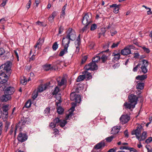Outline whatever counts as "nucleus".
Returning <instances> with one entry per match:
<instances>
[{
  "label": "nucleus",
  "mask_w": 152,
  "mask_h": 152,
  "mask_svg": "<svg viewBox=\"0 0 152 152\" xmlns=\"http://www.w3.org/2000/svg\"><path fill=\"white\" fill-rule=\"evenodd\" d=\"M121 127L120 126H115L113 127L111 130V134H115L118 133Z\"/></svg>",
  "instance_id": "19"
},
{
  "label": "nucleus",
  "mask_w": 152,
  "mask_h": 152,
  "mask_svg": "<svg viewBox=\"0 0 152 152\" xmlns=\"http://www.w3.org/2000/svg\"><path fill=\"white\" fill-rule=\"evenodd\" d=\"M121 6V4L117 5L115 4H113L110 6V8H114L113 10V12L115 13H117L119 12V7Z\"/></svg>",
  "instance_id": "16"
},
{
  "label": "nucleus",
  "mask_w": 152,
  "mask_h": 152,
  "mask_svg": "<svg viewBox=\"0 0 152 152\" xmlns=\"http://www.w3.org/2000/svg\"><path fill=\"white\" fill-rule=\"evenodd\" d=\"M101 58L103 62L104 63L107 59V57L105 55H103L101 57Z\"/></svg>",
  "instance_id": "45"
},
{
  "label": "nucleus",
  "mask_w": 152,
  "mask_h": 152,
  "mask_svg": "<svg viewBox=\"0 0 152 152\" xmlns=\"http://www.w3.org/2000/svg\"><path fill=\"white\" fill-rule=\"evenodd\" d=\"M65 11H61V14L60 16L61 18H64V16L65 15Z\"/></svg>",
  "instance_id": "63"
},
{
  "label": "nucleus",
  "mask_w": 152,
  "mask_h": 152,
  "mask_svg": "<svg viewBox=\"0 0 152 152\" xmlns=\"http://www.w3.org/2000/svg\"><path fill=\"white\" fill-rule=\"evenodd\" d=\"M128 98L130 103H128L127 102H125L124 104L125 108L129 109H131V108H134L137 103L138 97L134 94H131L129 96Z\"/></svg>",
  "instance_id": "3"
},
{
  "label": "nucleus",
  "mask_w": 152,
  "mask_h": 152,
  "mask_svg": "<svg viewBox=\"0 0 152 152\" xmlns=\"http://www.w3.org/2000/svg\"><path fill=\"white\" fill-rule=\"evenodd\" d=\"M87 58L88 57L86 56H84L82 59L81 63L82 64H83L85 63Z\"/></svg>",
  "instance_id": "52"
},
{
  "label": "nucleus",
  "mask_w": 152,
  "mask_h": 152,
  "mask_svg": "<svg viewBox=\"0 0 152 152\" xmlns=\"http://www.w3.org/2000/svg\"><path fill=\"white\" fill-rule=\"evenodd\" d=\"M27 119L25 118H23L21 119V120L19 121L17 124V126L20 127V129H22L24 125L27 121Z\"/></svg>",
  "instance_id": "15"
},
{
  "label": "nucleus",
  "mask_w": 152,
  "mask_h": 152,
  "mask_svg": "<svg viewBox=\"0 0 152 152\" xmlns=\"http://www.w3.org/2000/svg\"><path fill=\"white\" fill-rule=\"evenodd\" d=\"M44 39H41L40 38H39L37 41L34 47V48L35 49L34 50V53L36 52V49L38 50L41 48V46L44 42Z\"/></svg>",
  "instance_id": "12"
},
{
  "label": "nucleus",
  "mask_w": 152,
  "mask_h": 152,
  "mask_svg": "<svg viewBox=\"0 0 152 152\" xmlns=\"http://www.w3.org/2000/svg\"><path fill=\"white\" fill-rule=\"evenodd\" d=\"M66 123L67 121L66 120L61 121H61L60 122V125L61 127H63L65 126Z\"/></svg>",
  "instance_id": "37"
},
{
  "label": "nucleus",
  "mask_w": 152,
  "mask_h": 152,
  "mask_svg": "<svg viewBox=\"0 0 152 152\" xmlns=\"http://www.w3.org/2000/svg\"><path fill=\"white\" fill-rule=\"evenodd\" d=\"M142 129V126L141 125H140L137 127L135 130L136 133V138L139 140V136H140L141 129Z\"/></svg>",
  "instance_id": "18"
},
{
  "label": "nucleus",
  "mask_w": 152,
  "mask_h": 152,
  "mask_svg": "<svg viewBox=\"0 0 152 152\" xmlns=\"http://www.w3.org/2000/svg\"><path fill=\"white\" fill-rule=\"evenodd\" d=\"M105 146L104 140H102L95 145L94 148L96 150L103 149Z\"/></svg>",
  "instance_id": "13"
},
{
  "label": "nucleus",
  "mask_w": 152,
  "mask_h": 152,
  "mask_svg": "<svg viewBox=\"0 0 152 152\" xmlns=\"http://www.w3.org/2000/svg\"><path fill=\"white\" fill-rule=\"evenodd\" d=\"M31 101L30 100H28L26 103L24 107H25L27 108H29L31 106Z\"/></svg>",
  "instance_id": "35"
},
{
  "label": "nucleus",
  "mask_w": 152,
  "mask_h": 152,
  "mask_svg": "<svg viewBox=\"0 0 152 152\" xmlns=\"http://www.w3.org/2000/svg\"><path fill=\"white\" fill-rule=\"evenodd\" d=\"M75 109L74 107H72L71 109H70L71 110H72V111L69 113V114L67 115L66 117V120H67L69 118V116H72V114L73 112L74 111Z\"/></svg>",
  "instance_id": "33"
},
{
  "label": "nucleus",
  "mask_w": 152,
  "mask_h": 152,
  "mask_svg": "<svg viewBox=\"0 0 152 152\" xmlns=\"http://www.w3.org/2000/svg\"><path fill=\"white\" fill-rule=\"evenodd\" d=\"M75 47L76 48V49L75 50V53H78L79 51L80 50V48L79 46L80 45H78V44H75Z\"/></svg>",
  "instance_id": "46"
},
{
  "label": "nucleus",
  "mask_w": 152,
  "mask_h": 152,
  "mask_svg": "<svg viewBox=\"0 0 152 152\" xmlns=\"http://www.w3.org/2000/svg\"><path fill=\"white\" fill-rule=\"evenodd\" d=\"M31 0H29L28 2L26 5V7L28 9L30 7L31 3Z\"/></svg>",
  "instance_id": "56"
},
{
  "label": "nucleus",
  "mask_w": 152,
  "mask_h": 152,
  "mask_svg": "<svg viewBox=\"0 0 152 152\" xmlns=\"http://www.w3.org/2000/svg\"><path fill=\"white\" fill-rule=\"evenodd\" d=\"M100 59V56H96L93 58L92 61L96 64V63L98 62Z\"/></svg>",
  "instance_id": "31"
},
{
  "label": "nucleus",
  "mask_w": 152,
  "mask_h": 152,
  "mask_svg": "<svg viewBox=\"0 0 152 152\" xmlns=\"http://www.w3.org/2000/svg\"><path fill=\"white\" fill-rule=\"evenodd\" d=\"M15 91V89L14 87L9 86L7 87L4 90V94H9L10 95L13 94Z\"/></svg>",
  "instance_id": "14"
},
{
  "label": "nucleus",
  "mask_w": 152,
  "mask_h": 152,
  "mask_svg": "<svg viewBox=\"0 0 152 152\" xmlns=\"http://www.w3.org/2000/svg\"><path fill=\"white\" fill-rule=\"evenodd\" d=\"M142 48L143 49L145 53H148L150 52V50L149 48H146L145 47H142Z\"/></svg>",
  "instance_id": "43"
},
{
  "label": "nucleus",
  "mask_w": 152,
  "mask_h": 152,
  "mask_svg": "<svg viewBox=\"0 0 152 152\" xmlns=\"http://www.w3.org/2000/svg\"><path fill=\"white\" fill-rule=\"evenodd\" d=\"M59 91V88L58 87L56 86L52 94L53 95H56V97L58 100V102H57L56 103V104L57 106L58 104L61 103V94H57Z\"/></svg>",
  "instance_id": "9"
},
{
  "label": "nucleus",
  "mask_w": 152,
  "mask_h": 152,
  "mask_svg": "<svg viewBox=\"0 0 152 152\" xmlns=\"http://www.w3.org/2000/svg\"><path fill=\"white\" fill-rule=\"evenodd\" d=\"M138 68H139V69H140V62L137 65L133 68V71L134 72H137V69Z\"/></svg>",
  "instance_id": "44"
},
{
  "label": "nucleus",
  "mask_w": 152,
  "mask_h": 152,
  "mask_svg": "<svg viewBox=\"0 0 152 152\" xmlns=\"http://www.w3.org/2000/svg\"><path fill=\"white\" fill-rule=\"evenodd\" d=\"M148 64V61L143 59L140 62V69L139 70L141 73L145 74L148 72L147 67Z\"/></svg>",
  "instance_id": "4"
},
{
  "label": "nucleus",
  "mask_w": 152,
  "mask_h": 152,
  "mask_svg": "<svg viewBox=\"0 0 152 152\" xmlns=\"http://www.w3.org/2000/svg\"><path fill=\"white\" fill-rule=\"evenodd\" d=\"M148 77L147 75H138L136 77V79L139 80L140 81H143L146 79Z\"/></svg>",
  "instance_id": "23"
},
{
  "label": "nucleus",
  "mask_w": 152,
  "mask_h": 152,
  "mask_svg": "<svg viewBox=\"0 0 152 152\" xmlns=\"http://www.w3.org/2000/svg\"><path fill=\"white\" fill-rule=\"evenodd\" d=\"M28 135L25 133H20L17 137L18 141L21 142H24L28 139Z\"/></svg>",
  "instance_id": "10"
},
{
  "label": "nucleus",
  "mask_w": 152,
  "mask_h": 152,
  "mask_svg": "<svg viewBox=\"0 0 152 152\" xmlns=\"http://www.w3.org/2000/svg\"><path fill=\"white\" fill-rule=\"evenodd\" d=\"M110 33H111V35L112 36H113L117 33V32L115 30H110Z\"/></svg>",
  "instance_id": "51"
},
{
  "label": "nucleus",
  "mask_w": 152,
  "mask_h": 152,
  "mask_svg": "<svg viewBox=\"0 0 152 152\" xmlns=\"http://www.w3.org/2000/svg\"><path fill=\"white\" fill-rule=\"evenodd\" d=\"M147 137V132H144L142 133L141 137L139 136V140H138L139 141H141L142 140H145Z\"/></svg>",
  "instance_id": "26"
},
{
  "label": "nucleus",
  "mask_w": 152,
  "mask_h": 152,
  "mask_svg": "<svg viewBox=\"0 0 152 152\" xmlns=\"http://www.w3.org/2000/svg\"><path fill=\"white\" fill-rule=\"evenodd\" d=\"M92 15L91 14L87 13L85 14L82 20V23L83 25H88L92 22Z\"/></svg>",
  "instance_id": "5"
},
{
  "label": "nucleus",
  "mask_w": 152,
  "mask_h": 152,
  "mask_svg": "<svg viewBox=\"0 0 152 152\" xmlns=\"http://www.w3.org/2000/svg\"><path fill=\"white\" fill-rule=\"evenodd\" d=\"M11 108V106L9 104L4 105L2 107V110L3 118L6 120L8 116V110Z\"/></svg>",
  "instance_id": "6"
},
{
  "label": "nucleus",
  "mask_w": 152,
  "mask_h": 152,
  "mask_svg": "<svg viewBox=\"0 0 152 152\" xmlns=\"http://www.w3.org/2000/svg\"><path fill=\"white\" fill-rule=\"evenodd\" d=\"M64 30V29L63 27L62 26L60 27L59 28L58 34H61L62 32Z\"/></svg>",
  "instance_id": "57"
},
{
  "label": "nucleus",
  "mask_w": 152,
  "mask_h": 152,
  "mask_svg": "<svg viewBox=\"0 0 152 152\" xmlns=\"http://www.w3.org/2000/svg\"><path fill=\"white\" fill-rule=\"evenodd\" d=\"M47 85L45 84L44 85H42L39 86L38 88L37 91L39 93L42 92L47 88Z\"/></svg>",
  "instance_id": "22"
},
{
  "label": "nucleus",
  "mask_w": 152,
  "mask_h": 152,
  "mask_svg": "<svg viewBox=\"0 0 152 152\" xmlns=\"http://www.w3.org/2000/svg\"><path fill=\"white\" fill-rule=\"evenodd\" d=\"M97 26L96 24L95 23L92 24L91 26L90 30L91 31H94L97 28Z\"/></svg>",
  "instance_id": "36"
},
{
  "label": "nucleus",
  "mask_w": 152,
  "mask_h": 152,
  "mask_svg": "<svg viewBox=\"0 0 152 152\" xmlns=\"http://www.w3.org/2000/svg\"><path fill=\"white\" fill-rule=\"evenodd\" d=\"M57 112L58 114H62L64 112V109L61 106L58 107L57 109Z\"/></svg>",
  "instance_id": "32"
},
{
  "label": "nucleus",
  "mask_w": 152,
  "mask_h": 152,
  "mask_svg": "<svg viewBox=\"0 0 152 152\" xmlns=\"http://www.w3.org/2000/svg\"><path fill=\"white\" fill-rule=\"evenodd\" d=\"M152 141V137H149L146 139L145 141V142L146 143H149Z\"/></svg>",
  "instance_id": "50"
},
{
  "label": "nucleus",
  "mask_w": 152,
  "mask_h": 152,
  "mask_svg": "<svg viewBox=\"0 0 152 152\" xmlns=\"http://www.w3.org/2000/svg\"><path fill=\"white\" fill-rule=\"evenodd\" d=\"M80 34L77 37L76 41L75 42V44L80 45L81 41L80 38Z\"/></svg>",
  "instance_id": "40"
},
{
  "label": "nucleus",
  "mask_w": 152,
  "mask_h": 152,
  "mask_svg": "<svg viewBox=\"0 0 152 152\" xmlns=\"http://www.w3.org/2000/svg\"><path fill=\"white\" fill-rule=\"evenodd\" d=\"M119 44V42H117L116 43H113L112 45L111 46V48H115L117 47L118 45Z\"/></svg>",
  "instance_id": "48"
},
{
  "label": "nucleus",
  "mask_w": 152,
  "mask_h": 152,
  "mask_svg": "<svg viewBox=\"0 0 152 152\" xmlns=\"http://www.w3.org/2000/svg\"><path fill=\"white\" fill-rule=\"evenodd\" d=\"M68 48L64 47V49H62L61 51L59 54V56H62L65 54L67 53L68 52L67 51Z\"/></svg>",
  "instance_id": "27"
},
{
  "label": "nucleus",
  "mask_w": 152,
  "mask_h": 152,
  "mask_svg": "<svg viewBox=\"0 0 152 152\" xmlns=\"http://www.w3.org/2000/svg\"><path fill=\"white\" fill-rule=\"evenodd\" d=\"M88 70L84 71L82 72V74L85 76V78H87V80H89L92 78V76L91 73L88 72Z\"/></svg>",
  "instance_id": "21"
},
{
  "label": "nucleus",
  "mask_w": 152,
  "mask_h": 152,
  "mask_svg": "<svg viewBox=\"0 0 152 152\" xmlns=\"http://www.w3.org/2000/svg\"><path fill=\"white\" fill-rule=\"evenodd\" d=\"M66 36L63 37L62 42V45L64 47L68 48L70 40L74 41L76 37L75 32L72 28H69L67 31Z\"/></svg>",
  "instance_id": "2"
},
{
  "label": "nucleus",
  "mask_w": 152,
  "mask_h": 152,
  "mask_svg": "<svg viewBox=\"0 0 152 152\" xmlns=\"http://www.w3.org/2000/svg\"><path fill=\"white\" fill-rule=\"evenodd\" d=\"M133 45H132L126 47L124 49L121 50V54L124 56H127L131 53V49L132 48Z\"/></svg>",
  "instance_id": "8"
},
{
  "label": "nucleus",
  "mask_w": 152,
  "mask_h": 152,
  "mask_svg": "<svg viewBox=\"0 0 152 152\" xmlns=\"http://www.w3.org/2000/svg\"><path fill=\"white\" fill-rule=\"evenodd\" d=\"M128 150H129L130 152H137V151L135 149L129 147Z\"/></svg>",
  "instance_id": "55"
},
{
  "label": "nucleus",
  "mask_w": 152,
  "mask_h": 152,
  "mask_svg": "<svg viewBox=\"0 0 152 152\" xmlns=\"http://www.w3.org/2000/svg\"><path fill=\"white\" fill-rule=\"evenodd\" d=\"M43 68L46 71H48L49 70H53V68L51 65L50 64H46L44 65L43 66Z\"/></svg>",
  "instance_id": "24"
},
{
  "label": "nucleus",
  "mask_w": 152,
  "mask_h": 152,
  "mask_svg": "<svg viewBox=\"0 0 152 152\" xmlns=\"http://www.w3.org/2000/svg\"><path fill=\"white\" fill-rule=\"evenodd\" d=\"M57 82L58 85L59 86H61L64 85V84H66V80L63 77L61 79L60 81H57Z\"/></svg>",
  "instance_id": "25"
},
{
  "label": "nucleus",
  "mask_w": 152,
  "mask_h": 152,
  "mask_svg": "<svg viewBox=\"0 0 152 152\" xmlns=\"http://www.w3.org/2000/svg\"><path fill=\"white\" fill-rule=\"evenodd\" d=\"M57 12L54 11L50 15L54 18L57 15Z\"/></svg>",
  "instance_id": "59"
},
{
  "label": "nucleus",
  "mask_w": 152,
  "mask_h": 152,
  "mask_svg": "<svg viewBox=\"0 0 152 152\" xmlns=\"http://www.w3.org/2000/svg\"><path fill=\"white\" fill-rule=\"evenodd\" d=\"M54 18L51 16L50 15L49 16L48 20L50 22L52 23L53 21Z\"/></svg>",
  "instance_id": "61"
},
{
  "label": "nucleus",
  "mask_w": 152,
  "mask_h": 152,
  "mask_svg": "<svg viewBox=\"0 0 152 152\" xmlns=\"http://www.w3.org/2000/svg\"><path fill=\"white\" fill-rule=\"evenodd\" d=\"M11 95L7 94H5L3 95L1 98V99L3 102H6L8 100L10 99L11 98Z\"/></svg>",
  "instance_id": "20"
},
{
  "label": "nucleus",
  "mask_w": 152,
  "mask_h": 152,
  "mask_svg": "<svg viewBox=\"0 0 152 152\" xmlns=\"http://www.w3.org/2000/svg\"><path fill=\"white\" fill-rule=\"evenodd\" d=\"M77 94H76L75 92H72L71 93L70 95V98L71 100L74 101L75 100V97L76 96Z\"/></svg>",
  "instance_id": "30"
},
{
  "label": "nucleus",
  "mask_w": 152,
  "mask_h": 152,
  "mask_svg": "<svg viewBox=\"0 0 152 152\" xmlns=\"http://www.w3.org/2000/svg\"><path fill=\"white\" fill-rule=\"evenodd\" d=\"M144 86V83L140 82L137 83L136 86V88L138 89L142 90Z\"/></svg>",
  "instance_id": "28"
},
{
  "label": "nucleus",
  "mask_w": 152,
  "mask_h": 152,
  "mask_svg": "<svg viewBox=\"0 0 152 152\" xmlns=\"http://www.w3.org/2000/svg\"><path fill=\"white\" fill-rule=\"evenodd\" d=\"M112 56H114L112 59V61L114 62V61H118L120 58L121 55L120 53H116L113 52L112 54Z\"/></svg>",
  "instance_id": "17"
},
{
  "label": "nucleus",
  "mask_w": 152,
  "mask_h": 152,
  "mask_svg": "<svg viewBox=\"0 0 152 152\" xmlns=\"http://www.w3.org/2000/svg\"><path fill=\"white\" fill-rule=\"evenodd\" d=\"M12 65L11 61H8L0 66V84H4L7 82L11 73Z\"/></svg>",
  "instance_id": "1"
},
{
  "label": "nucleus",
  "mask_w": 152,
  "mask_h": 152,
  "mask_svg": "<svg viewBox=\"0 0 152 152\" xmlns=\"http://www.w3.org/2000/svg\"><path fill=\"white\" fill-rule=\"evenodd\" d=\"M101 32L100 33H101V34H102L103 36H105V33L106 31L105 28H101Z\"/></svg>",
  "instance_id": "47"
},
{
  "label": "nucleus",
  "mask_w": 152,
  "mask_h": 152,
  "mask_svg": "<svg viewBox=\"0 0 152 152\" xmlns=\"http://www.w3.org/2000/svg\"><path fill=\"white\" fill-rule=\"evenodd\" d=\"M85 78V76L84 74L79 76L77 79V82H80L83 80Z\"/></svg>",
  "instance_id": "29"
},
{
  "label": "nucleus",
  "mask_w": 152,
  "mask_h": 152,
  "mask_svg": "<svg viewBox=\"0 0 152 152\" xmlns=\"http://www.w3.org/2000/svg\"><path fill=\"white\" fill-rule=\"evenodd\" d=\"M85 26L83 27L81 29V31H82V32H83L85 31H86L87 29V26L88 25H84Z\"/></svg>",
  "instance_id": "53"
},
{
  "label": "nucleus",
  "mask_w": 152,
  "mask_h": 152,
  "mask_svg": "<svg viewBox=\"0 0 152 152\" xmlns=\"http://www.w3.org/2000/svg\"><path fill=\"white\" fill-rule=\"evenodd\" d=\"M5 52V51L3 48H0V56L2 55Z\"/></svg>",
  "instance_id": "58"
},
{
  "label": "nucleus",
  "mask_w": 152,
  "mask_h": 152,
  "mask_svg": "<svg viewBox=\"0 0 152 152\" xmlns=\"http://www.w3.org/2000/svg\"><path fill=\"white\" fill-rule=\"evenodd\" d=\"M56 124L53 122H51L50 124V126L52 128H54L56 127Z\"/></svg>",
  "instance_id": "60"
},
{
  "label": "nucleus",
  "mask_w": 152,
  "mask_h": 152,
  "mask_svg": "<svg viewBox=\"0 0 152 152\" xmlns=\"http://www.w3.org/2000/svg\"><path fill=\"white\" fill-rule=\"evenodd\" d=\"M61 121V120L59 119L58 118H56L54 119L53 120V121L56 124H57L59 123H60Z\"/></svg>",
  "instance_id": "49"
},
{
  "label": "nucleus",
  "mask_w": 152,
  "mask_h": 152,
  "mask_svg": "<svg viewBox=\"0 0 152 152\" xmlns=\"http://www.w3.org/2000/svg\"><path fill=\"white\" fill-rule=\"evenodd\" d=\"M149 147H150V146L149 145H147L145 146V148L147 150L148 152H152V148L150 149Z\"/></svg>",
  "instance_id": "54"
},
{
  "label": "nucleus",
  "mask_w": 152,
  "mask_h": 152,
  "mask_svg": "<svg viewBox=\"0 0 152 152\" xmlns=\"http://www.w3.org/2000/svg\"><path fill=\"white\" fill-rule=\"evenodd\" d=\"M130 120V116L126 114L123 115L120 118V120L123 124L127 123Z\"/></svg>",
  "instance_id": "11"
},
{
  "label": "nucleus",
  "mask_w": 152,
  "mask_h": 152,
  "mask_svg": "<svg viewBox=\"0 0 152 152\" xmlns=\"http://www.w3.org/2000/svg\"><path fill=\"white\" fill-rule=\"evenodd\" d=\"M98 68V66L96 64L92 61L88 65H86L84 67V69L86 70L94 71L97 70Z\"/></svg>",
  "instance_id": "7"
},
{
  "label": "nucleus",
  "mask_w": 152,
  "mask_h": 152,
  "mask_svg": "<svg viewBox=\"0 0 152 152\" xmlns=\"http://www.w3.org/2000/svg\"><path fill=\"white\" fill-rule=\"evenodd\" d=\"M58 47L57 42H55L52 46V48L54 50H56Z\"/></svg>",
  "instance_id": "39"
},
{
  "label": "nucleus",
  "mask_w": 152,
  "mask_h": 152,
  "mask_svg": "<svg viewBox=\"0 0 152 152\" xmlns=\"http://www.w3.org/2000/svg\"><path fill=\"white\" fill-rule=\"evenodd\" d=\"M27 80H26V79H22L20 82L21 84H22L23 85H25L26 84Z\"/></svg>",
  "instance_id": "64"
},
{
  "label": "nucleus",
  "mask_w": 152,
  "mask_h": 152,
  "mask_svg": "<svg viewBox=\"0 0 152 152\" xmlns=\"http://www.w3.org/2000/svg\"><path fill=\"white\" fill-rule=\"evenodd\" d=\"M114 138V137L113 136H111L107 137L106 138L105 140L107 142H110Z\"/></svg>",
  "instance_id": "41"
},
{
  "label": "nucleus",
  "mask_w": 152,
  "mask_h": 152,
  "mask_svg": "<svg viewBox=\"0 0 152 152\" xmlns=\"http://www.w3.org/2000/svg\"><path fill=\"white\" fill-rule=\"evenodd\" d=\"M75 100H74L75 102L77 103H80L81 101L80 96L79 94H77L76 96V97H75Z\"/></svg>",
  "instance_id": "34"
},
{
  "label": "nucleus",
  "mask_w": 152,
  "mask_h": 152,
  "mask_svg": "<svg viewBox=\"0 0 152 152\" xmlns=\"http://www.w3.org/2000/svg\"><path fill=\"white\" fill-rule=\"evenodd\" d=\"M50 109L49 107H47L44 110V113L48 115L50 112Z\"/></svg>",
  "instance_id": "42"
},
{
  "label": "nucleus",
  "mask_w": 152,
  "mask_h": 152,
  "mask_svg": "<svg viewBox=\"0 0 152 152\" xmlns=\"http://www.w3.org/2000/svg\"><path fill=\"white\" fill-rule=\"evenodd\" d=\"M10 122L7 121L5 122L4 130L6 132L7 131L10 125Z\"/></svg>",
  "instance_id": "38"
},
{
  "label": "nucleus",
  "mask_w": 152,
  "mask_h": 152,
  "mask_svg": "<svg viewBox=\"0 0 152 152\" xmlns=\"http://www.w3.org/2000/svg\"><path fill=\"white\" fill-rule=\"evenodd\" d=\"M54 132H53V134L56 135L58 133L59 131L58 129L55 128L53 129Z\"/></svg>",
  "instance_id": "62"
}]
</instances>
